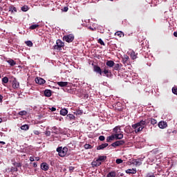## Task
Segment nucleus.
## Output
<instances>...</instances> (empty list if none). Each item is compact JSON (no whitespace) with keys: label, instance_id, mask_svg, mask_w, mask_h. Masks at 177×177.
<instances>
[{"label":"nucleus","instance_id":"2","mask_svg":"<svg viewBox=\"0 0 177 177\" xmlns=\"http://www.w3.org/2000/svg\"><path fill=\"white\" fill-rule=\"evenodd\" d=\"M64 47V43L60 40H56V45L53 46V49L56 52H60L62 50V48Z\"/></svg>","mask_w":177,"mask_h":177},{"label":"nucleus","instance_id":"31","mask_svg":"<svg viewBox=\"0 0 177 177\" xmlns=\"http://www.w3.org/2000/svg\"><path fill=\"white\" fill-rule=\"evenodd\" d=\"M25 44H26L29 47H32L33 46V43L30 40L25 41Z\"/></svg>","mask_w":177,"mask_h":177},{"label":"nucleus","instance_id":"32","mask_svg":"<svg viewBox=\"0 0 177 177\" xmlns=\"http://www.w3.org/2000/svg\"><path fill=\"white\" fill-rule=\"evenodd\" d=\"M67 118L70 120H75V115L73 114H68L67 115Z\"/></svg>","mask_w":177,"mask_h":177},{"label":"nucleus","instance_id":"62","mask_svg":"<svg viewBox=\"0 0 177 177\" xmlns=\"http://www.w3.org/2000/svg\"><path fill=\"white\" fill-rule=\"evenodd\" d=\"M3 122V119L0 118V123Z\"/></svg>","mask_w":177,"mask_h":177},{"label":"nucleus","instance_id":"13","mask_svg":"<svg viewBox=\"0 0 177 177\" xmlns=\"http://www.w3.org/2000/svg\"><path fill=\"white\" fill-rule=\"evenodd\" d=\"M106 65L107 66L108 68H113L115 66V62L111 60H108L106 62Z\"/></svg>","mask_w":177,"mask_h":177},{"label":"nucleus","instance_id":"5","mask_svg":"<svg viewBox=\"0 0 177 177\" xmlns=\"http://www.w3.org/2000/svg\"><path fill=\"white\" fill-rule=\"evenodd\" d=\"M102 73L104 74L103 76H106L107 78H111L113 76L111 71L107 68L103 69Z\"/></svg>","mask_w":177,"mask_h":177},{"label":"nucleus","instance_id":"35","mask_svg":"<svg viewBox=\"0 0 177 177\" xmlns=\"http://www.w3.org/2000/svg\"><path fill=\"white\" fill-rule=\"evenodd\" d=\"M131 57L132 59H137V55L136 53L134 51H132L131 53Z\"/></svg>","mask_w":177,"mask_h":177},{"label":"nucleus","instance_id":"59","mask_svg":"<svg viewBox=\"0 0 177 177\" xmlns=\"http://www.w3.org/2000/svg\"><path fill=\"white\" fill-rule=\"evenodd\" d=\"M53 129L54 131H56V130H57V127H56V126H54V127H53Z\"/></svg>","mask_w":177,"mask_h":177},{"label":"nucleus","instance_id":"47","mask_svg":"<svg viewBox=\"0 0 177 177\" xmlns=\"http://www.w3.org/2000/svg\"><path fill=\"white\" fill-rule=\"evenodd\" d=\"M83 114V112L80 110H78L76 111V115H82Z\"/></svg>","mask_w":177,"mask_h":177},{"label":"nucleus","instance_id":"48","mask_svg":"<svg viewBox=\"0 0 177 177\" xmlns=\"http://www.w3.org/2000/svg\"><path fill=\"white\" fill-rule=\"evenodd\" d=\"M99 140H100V141H102V142L104 141V140H105L104 136H100L99 137Z\"/></svg>","mask_w":177,"mask_h":177},{"label":"nucleus","instance_id":"64","mask_svg":"<svg viewBox=\"0 0 177 177\" xmlns=\"http://www.w3.org/2000/svg\"><path fill=\"white\" fill-rule=\"evenodd\" d=\"M91 30H93V28H91Z\"/></svg>","mask_w":177,"mask_h":177},{"label":"nucleus","instance_id":"10","mask_svg":"<svg viewBox=\"0 0 177 177\" xmlns=\"http://www.w3.org/2000/svg\"><path fill=\"white\" fill-rule=\"evenodd\" d=\"M35 82L39 85H42L46 82L43 78L37 77L35 78Z\"/></svg>","mask_w":177,"mask_h":177},{"label":"nucleus","instance_id":"50","mask_svg":"<svg viewBox=\"0 0 177 177\" xmlns=\"http://www.w3.org/2000/svg\"><path fill=\"white\" fill-rule=\"evenodd\" d=\"M33 133H35L37 136H39L40 134V132L37 130L33 131Z\"/></svg>","mask_w":177,"mask_h":177},{"label":"nucleus","instance_id":"30","mask_svg":"<svg viewBox=\"0 0 177 177\" xmlns=\"http://www.w3.org/2000/svg\"><path fill=\"white\" fill-rule=\"evenodd\" d=\"M115 35L121 38L122 37H124V33L122 31H117Z\"/></svg>","mask_w":177,"mask_h":177},{"label":"nucleus","instance_id":"3","mask_svg":"<svg viewBox=\"0 0 177 177\" xmlns=\"http://www.w3.org/2000/svg\"><path fill=\"white\" fill-rule=\"evenodd\" d=\"M148 124H149V121L147 120V119H145V120H142L139 122L133 124L131 127L133 129H136V128H138L139 127H145Z\"/></svg>","mask_w":177,"mask_h":177},{"label":"nucleus","instance_id":"44","mask_svg":"<svg viewBox=\"0 0 177 177\" xmlns=\"http://www.w3.org/2000/svg\"><path fill=\"white\" fill-rule=\"evenodd\" d=\"M98 44H100V45H102V46H105V44L102 39H99Z\"/></svg>","mask_w":177,"mask_h":177},{"label":"nucleus","instance_id":"23","mask_svg":"<svg viewBox=\"0 0 177 177\" xmlns=\"http://www.w3.org/2000/svg\"><path fill=\"white\" fill-rule=\"evenodd\" d=\"M68 114V111L66 109H62L60 111V115L62 116H66Z\"/></svg>","mask_w":177,"mask_h":177},{"label":"nucleus","instance_id":"43","mask_svg":"<svg viewBox=\"0 0 177 177\" xmlns=\"http://www.w3.org/2000/svg\"><path fill=\"white\" fill-rule=\"evenodd\" d=\"M19 170L17 167H13L11 168V170H10L11 172H17Z\"/></svg>","mask_w":177,"mask_h":177},{"label":"nucleus","instance_id":"21","mask_svg":"<svg viewBox=\"0 0 177 177\" xmlns=\"http://www.w3.org/2000/svg\"><path fill=\"white\" fill-rule=\"evenodd\" d=\"M115 139V137L114 135H111L110 136H108L106 138V142H111Z\"/></svg>","mask_w":177,"mask_h":177},{"label":"nucleus","instance_id":"60","mask_svg":"<svg viewBox=\"0 0 177 177\" xmlns=\"http://www.w3.org/2000/svg\"><path fill=\"white\" fill-rule=\"evenodd\" d=\"M174 36L176 37H177V32H174Z\"/></svg>","mask_w":177,"mask_h":177},{"label":"nucleus","instance_id":"49","mask_svg":"<svg viewBox=\"0 0 177 177\" xmlns=\"http://www.w3.org/2000/svg\"><path fill=\"white\" fill-rule=\"evenodd\" d=\"M45 135L46 136V137H50L51 136V133L50 131H46Z\"/></svg>","mask_w":177,"mask_h":177},{"label":"nucleus","instance_id":"57","mask_svg":"<svg viewBox=\"0 0 177 177\" xmlns=\"http://www.w3.org/2000/svg\"><path fill=\"white\" fill-rule=\"evenodd\" d=\"M3 97L1 95H0V102H3Z\"/></svg>","mask_w":177,"mask_h":177},{"label":"nucleus","instance_id":"12","mask_svg":"<svg viewBox=\"0 0 177 177\" xmlns=\"http://www.w3.org/2000/svg\"><path fill=\"white\" fill-rule=\"evenodd\" d=\"M108 145H109L108 143L102 144V145H99L98 147H97L96 150H97V151L103 150V149H104Z\"/></svg>","mask_w":177,"mask_h":177},{"label":"nucleus","instance_id":"9","mask_svg":"<svg viewBox=\"0 0 177 177\" xmlns=\"http://www.w3.org/2000/svg\"><path fill=\"white\" fill-rule=\"evenodd\" d=\"M40 167H41V169L44 171H48L49 169V165L46 162H41L40 165Z\"/></svg>","mask_w":177,"mask_h":177},{"label":"nucleus","instance_id":"20","mask_svg":"<svg viewBox=\"0 0 177 177\" xmlns=\"http://www.w3.org/2000/svg\"><path fill=\"white\" fill-rule=\"evenodd\" d=\"M107 159L106 156H100L98 158H97V161L99 162H104Z\"/></svg>","mask_w":177,"mask_h":177},{"label":"nucleus","instance_id":"53","mask_svg":"<svg viewBox=\"0 0 177 177\" xmlns=\"http://www.w3.org/2000/svg\"><path fill=\"white\" fill-rule=\"evenodd\" d=\"M50 110L52 111V112H55V111H56V108L55 107H54V106H53L52 108H50Z\"/></svg>","mask_w":177,"mask_h":177},{"label":"nucleus","instance_id":"63","mask_svg":"<svg viewBox=\"0 0 177 177\" xmlns=\"http://www.w3.org/2000/svg\"><path fill=\"white\" fill-rule=\"evenodd\" d=\"M54 133H56V134H57L58 132H57V131H55V132H54Z\"/></svg>","mask_w":177,"mask_h":177},{"label":"nucleus","instance_id":"45","mask_svg":"<svg viewBox=\"0 0 177 177\" xmlns=\"http://www.w3.org/2000/svg\"><path fill=\"white\" fill-rule=\"evenodd\" d=\"M122 162H123V160H122V159H117V160H115V162H116V164H118V165L122 163Z\"/></svg>","mask_w":177,"mask_h":177},{"label":"nucleus","instance_id":"29","mask_svg":"<svg viewBox=\"0 0 177 177\" xmlns=\"http://www.w3.org/2000/svg\"><path fill=\"white\" fill-rule=\"evenodd\" d=\"M13 165L18 168L22 167L23 164L21 162H14Z\"/></svg>","mask_w":177,"mask_h":177},{"label":"nucleus","instance_id":"6","mask_svg":"<svg viewBox=\"0 0 177 177\" xmlns=\"http://www.w3.org/2000/svg\"><path fill=\"white\" fill-rule=\"evenodd\" d=\"M125 143H126V141L122 140L115 141V142L112 143L111 146L115 148L116 147L122 146L123 145H125Z\"/></svg>","mask_w":177,"mask_h":177},{"label":"nucleus","instance_id":"56","mask_svg":"<svg viewBox=\"0 0 177 177\" xmlns=\"http://www.w3.org/2000/svg\"><path fill=\"white\" fill-rule=\"evenodd\" d=\"M33 167H37V163L36 162L32 163Z\"/></svg>","mask_w":177,"mask_h":177},{"label":"nucleus","instance_id":"61","mask_svg":"<svg viewBox=\"0 0 177 177\" xmlns=\"http://www.w3.org/2000/svg\"><path fill=\"white\" fill-rule=\"evenodd\" d=\"M40 160V158H39V157H37V158H36V160H37V161H38V160Z\"/></svg>","mask_w":177,"mask_h":177},{"label":"nucleus","instance_id":"16","mask_svg":"<svg viewBox=\"0 0 177 177\" xmlns=\"http://www.w3.org/2000/svg\"><path fill=\"white\" fill-rule=\"evenodd\" d=\"M144 129H145V126H141V127H139L133 128L135 133H138L139 132L143 131Z\"/></svg>","mask_w":177,"mask_h":177},{"label":"nucleus","instance_id":"4","mask_svg":"<svg viewBox=\"0 0 177 177\" xmlns=\"http://www.w3.org/2000/svg\"><path fill=\"white\" fill-rule=\"evenodd\" d=\"M75 39V37L73 34H69L63 37V40L67 43H72Z\"/></svg>","mask_w":177,"mask_h":177},{"label":"nucleus","instance_id":"54","mask_svg":"<svg viewBox=\"0 0 177 177\" xmlns=\"http://www.w3.org/2000/svg\"><path fill=\"white\" fill-rule=\"evenodd\" d=\"M4 6H6V4H4V3H0V9H2Z\"/></svg>","mask_w":177,"mask_h":177},{"label":"nucleus","instance_id":"27","mask_svg":"<svg viewBox=\"0 0 177 177\" xmlns=\"http://www.w3.org/2000/svg\"><path fill=\"white\" fill-rule=\"evenodd\" d=\"M7 63L10 65V66H15V65H16L17 64V62H15L14 60H12V59H9V60H8L7 61Z\"/></svg>","mask_w":177,"mask_h":177},{"label":"nucleus","instance_id":"39","mask_svg":"<svg viewBox=\"0 0 177 177\" xmlns=\"http://www.w3.org/2000/svg\"><path fill=\"white\" fill-rule=\"evenodd\" d=\"M84 149H93V147L90 144H86L84 145Z\"/></svg>","mask_w":177,"mask_h":177},{"label":"nucleus","instance_id":"14","mask_svg":"<svg viewBox=\"0 0 177 177\" xmlns=\"http://www.w3.org/2000/svg\"><path fill=\"white\" fill-rule=\"evenodd\" d=\"M142 158H140V160L138 159H136L133 160V164L136 166H140L142 164Z\"/></svg>","mask_w":177,"mask_h":177},{"label":"nucleus","instance_id":"36","mask_svg":"<svg viewBox=\"0 0 177 177\" xmlns=\"http://www.w3.org/2000/svg\"><path fill=\"white\" fill-rule=\"evenodd\" d=\"M1 82H3V84H8L9 79L8 77H4L3 79H1Z\"/></svg>","mask_w":177,"mask_h":177},{"label":"nucleus","instance_id":"41","mask_svg":"<svg viewBox=\"0 0 177 177\" xmlns=\"http://www.w3.org/2000/svg\"><path fill=\"white\" fill-rule=\"evenodd\" d=\"M120 64H115L114 65V70L115 71H119L120 70Z\"/></svg>","mask_w":177,"mask_h":177},{"label":"nucleus","instance_id":"22","mask_svg":"<svg viewBox=\"0 0 177 177\" xmlns=\"http://www.w3.org/2000/svg\"><path fill=\"white\" fill-rule=\"evenodd\" d=\"M126 174H135L137 173V170L136 169H129L125 171Z\"/></svg>","mask_w":177,"mask_h":177},{"label":"nucleus","instance_id":"26","mask_svg":"<svg viewBox=\"0 0 177 177\" xmlns=\"http://www.w3.org/2000/svg\"><path fill=\"white\" fill-rule=\"evenodd\" d=\"M13 11H15V12H17V9L16 7L13 6H9V12H11L12 13L13 12Z\"/></svg>","mask_w":177,"mask_h":177},{"label":"nucleus","instance_id":"25","mask_svg":"<svg viewBox=\"0 0 177 177\" xmlns=\"http://www.w3.org/2000/svg\"><path fill=\"white\" fill-rule=\"evenodd\" d=\"M114 136L116 140H121L123 138V134L115 133V134H114Z\"/></svg>","mask_w":177,"mask_h":177},{"label":"nucleus","instance_id":"19","mask_svg":"<svg viewBox=\"0 0 177 177\" xmlns=\"http://www.w3.org/2000/svg\"><path fill=\"white\" fill-rule=\"evenodd\" d=\"M68 82H58L57 84H58L60 87H66Z\"/></svg>","mask_w":177,"mask_h":177},{"label":"nucleus","instance_id":"42","mask_svg":"<svg viewBox=\"0 0 177 177\" xmlns=\"http://www.w3.org/2000/svg\"><path fill=\"white\" fill-rule=\"evenodd\" d=\"M172 93H173V94H174V95H177V87H176V86H174V87L172 88Z\"/></svg>","mask_w":177,"mask_h":177},{"label":"nucleus","instance_id":"55","mask_svg":"<svg viewBox=\"0 0 177 177\" xmlns=\"http://www.w3.org/2000/svg\"><path fill=\"white\" fill-rule=\"evenodd\" d=\"M29 160H30L31 162L35 161V158H34L33 156H30V158H29Z\"/></svg>","mask_w":177,"mask_h":177},{"label":"nucleus","instance_id":"24","mask_svg":"<svg viewBox=\"0 0 177 177\" xmlns=\"http://www.w3.org/2000/svg\"><path fill=\"white\" fill-rule=\"evenodd\" d=\"M129 57L128 55H124L122 57V62L124 64H127Z\"/></svg>","mask_w":177,"mask_h":177},{"label":"nucleus","instance_id":"34","mask_svg":"<svg viewBox=\"0 0 177 177\" xmlns=\"http://www.w3.org/2000/svg\"><path fill=\"white\" fill-rule=\"evenodd\" d=\"M115 171H110L108 174H107V177H115Z\"/></svg>","mask_w":177,"mask_h":177},{"label":"nucleus","instance_id":"33","mask_svg":"<svg viewBox=\"0 0 177 177\" xmlns=\"http://www.w3.org/2000/svg\"><path fill=\"white\" fill-rule=\"evenodd\" d=\"M28 112L26 111H21L20 112H18V115L20 116L26 115Z\"/></svg>","mask_w":177,"mask_h":177},{"label":"nucleus","instance_id":"40","mask_svg":"<svg viewBox=\"0 0 177 177\" xmlns=\"http://www.w3.org/2000/svg\"><path fill=\"white\" fill-rule=\"evenodd\" d=\"M120 128L118 127V126H116L115 128L113 129V131L115 133V134L120 133Z\"/></svg>","mask_w":177,"mask_h":177},{"label":"nucleus","instance_id":"38","mask_svg":"<svg viewBox=\"0 0 177 177\" xmlns=\"http://www.w3.org/2000/svg\"><path fill=\"white\" fill-rule=\"evenodd\" d=\"M29 8L28 6L24 5V6L21 7V10L23 12H27Z\"/></svg>","mask_w":177,"mask_h":177},{"label":"nucleus","instance_id":"11","mask_svg":"<svg viewBox=\"0 0 177 177\" xmlns=\"http://www.w3.org/2000/svg\"><path fill=\"white\" fill-rule=\"evenodd\" d=\"M158 126L159 129H164L167 128V123L164 121H160L158 122Z\"/></svg>","mask_w":177,"mask_h":177},{"label":"nucleus","instance_id":"17","mask_svg":"<svg viewBox=\"0 0 177 177\" xmlns=\"http://www.w3.org/2000/svg\"><path fill=\"white\" fill-rule=\"evenodd\" d=\"M44 94L46 97H50L52 95L51 90L46 89L44 91Z\"/></svg>","mask_w":177,"mask_h":177},{"label":"nucleus","instance_id":"51","mask_svg":"<svg viewBox=\"0 0 177 177\" xmlns=\"http://www.w3.org/2000/svg\"><path fill=\"white\" fill-rule=\"evenodd\" d=\"M147 177H155V176L153 174L149 173V174H147Z\"/></svg>","mask_w":177,"mask_h":177},{"label":"nucleus","instance_id":"1","mask_svg":"<svg viewBox=\"0 0 177 177\" xmlns=\"http://www.w3.org/2000/svg\"><path fill=\"white\" fill-rule=\"evenodd\" d=\"M57 153H58V155L61 158H64L66 156L67 152H68V148L66 147H59L58 148L56 149Z\"/></svg>","mask_w":177,"mask_h":177},{"label":"nucleus","instance_id":"18","mask_svg":"<svg viewBox=\"0 0 177 177\" xmlns=\"http://www.w3.org/2000/svg\"><path fill=\"white\" fill-rule=\"evenodd\" d=\"M100 165H102V162L97 161V159H96L95 161L92 162L93 167H100Z\"/></svg>","mask_w":177,"mask_h":177},{"label":"nucleus","instance_id":"37","mask_svg":"<svg viewBox=\"0 0 177 177\" xmlns=\"http://www.w3.org/2000/svg\"><path fill=\"white\" fill-rule=\"evenodd\" d=\"M39 27V25H38V24L32 25L31 26H30L29 29L30 30H35Z\"/></svg>","mask_w":177,"mask_h":177},{"label":"nucleus","instance_id":"28","mask_svg":"<svg viewBox=\"0 0 177 177\" xmlns=\"http://www.w3.org/2000/svg\"><path fill=\"white\" fill-rule=\"evenodd\" d=\"M21 129L22 131H28L29 129V126L28 124H24L23 126H21Z\"/></svg>","mask_w":177,"mask_h":177},{"label":"nucleus","instance_id":"7","mask_svg":"<svg viewBox=\"0 0 177 177\" xmlns=\"http://www.w3.org/2000/svg\"><path fill=\"white\" fill-rule=\"evenodd\" d=\"M93 71L96 73V74H100V75H102L103 74L102 69L97 65L93 66Z\"/></svg>","mask_w":177,"mask_h":177},{"label":"nucleus","instance_id":"52","mask_svg":"<svg viewBox=\"0 0 177 177\" xmlns=\"http://www.w3.org/2000/svg\"><path fill=\"white\" fill-rule=\"evenodd\" d=\"M68 10V8L66 7V6H65V7H64V8L62 9V11H63V12H67Z\"/></svg>","mask_w":177,"mask_h":177},{"label":"nucleus","instance_id":"58","mask_svg":"<svg viewBox=\"0 0 177 177\" xmlns=\"http://www.w3.org/2000/svg\"><path fill=\"white\" fill-rule=\"evenodd\" d=\"M1 145H6V142L4 141H0Z\"/></svg>","mask_w":177,"mask_h":177},{"label":"nucleus","instance_id":"8","mask_svg":"<svg viewBox=\"0 0 177 177\" xmlns=\"http://www.w3.org/2000/svg\"><path fill=\"white\" fill-rule=\"evenodd\" d=\"M20 87L19 82L17 81L16 77H14L12 81V88L14 89H17Z\"/></svg>","mask_w":177,"mask_h":177},{"label":"nucleus","instance_id":"15","mask_svg":"<svg viewBox=\"0 0 177 177\" xmlns=\"http://www.w3.org/2000/svg\"><path fill=\"white\" fill-rule=\"evenodd\" d=\"M147 121H149V124H153V126H154L155 124H158V121H157V120H156V119L148 118V119H147Z\"/></svg>","mask_w":177,"mask_h":177},{"label":"nucleus","instance_id":"46","mask_svg":"<svg viewBox=\"0 0 177 177\" xmlns=\"http://www.w3.org/2000/svg\"><path fill=\"white\" fill-rule=\"evenodd\" d=\"M68 169H69V171H70L71 173H72V172L74 171L75 167H73V166H71V167H68Z\"/></svg>","mask_w":177,"mask_h":177}]
</instances>
